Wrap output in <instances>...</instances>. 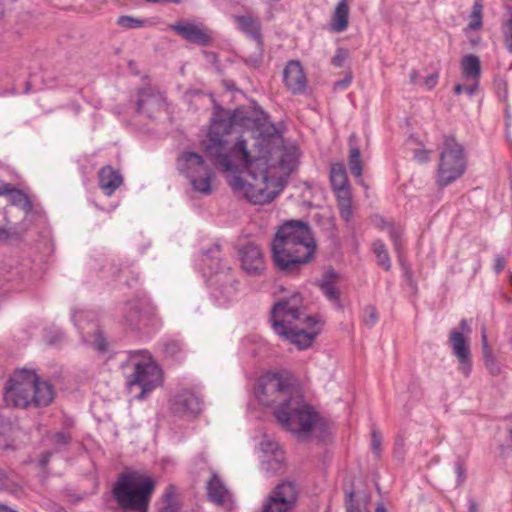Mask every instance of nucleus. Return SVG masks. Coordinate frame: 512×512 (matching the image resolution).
I'll return each mask as SVG.
<instances>
[{"label": "nucleus", "mask_w": 512, "mask_h": 512, "mask_svg": "<svg viewBox=\"0 0 512 512\" xmlns=\"http://www.w3.org/2000/svg\"><path fill=\"white\" fill-rule=\"evenodd\" d=\"M141 387H142V390L137 396L138 399H144L145 395L150 393L155 386L149 385V386H141Z\"/></svg>", "instance_id": "53"}, {"label": "nucleus", "mask_w": 512, "mask_h": 512, "mask_svg": "<svg viewBox=\"0 0 512 512\" xmlns=\"http://www.w3.org/2000/svg\"><path fill=\"white\" fill-rule=\"evenodd\" d=\"M373 251L377 257V264L386 271L390 270L391 261L384 243L379 240L375 241L373 243Z\"/></svg>", "instance_id": "32"}, {"label": "nucleus", "mask_w": 512, "mask_h": 512, "mask_svg": "<svg viewBox=\"0 0 512 512\" xmlns=\"http://www.w3.org/2000/svg\"><path fill=\"white\" fill-rule=\"evenodd\" d=\"M455 471L457 474V484L461 485L466 480V469L461 461L455 463Z\"/></svg>", "instance_id": "40"}, {"label": "nucleus", "mask_w": 512, "mask_h": 512, "mask_svg": "<svg viewBox=\"0 0 512 512\" xmlns=\"http://www.w3.org/2000/svg\"><path fill=\"white\" fill-rule=\"evenodd\" d=\"M264 456L261 460V469L267 473H276L282 468V454L277 451V444L270 441L261 442Z\"/></svg>", "instance_id": "17"}, {"label": "nucleus", "mask_w": 512, "mask_h": 512, "mask_svg": "<svg viewBox=\"0 0 512 512\" xmlns=\"http://www.w3.org/2000/svg\"><path fill=\"white\" fill-rule=\"evenodd\" d=\"M18 430L16 419L0 414V449L6 450L12 447Z\"/></svg>", "instance_id": "20"}, {"label": "nucleus", "mask_w": 512, "mask_h": 512, "mask_svg": "<svg viewBox=\"0 0 512 512\" xmlns=\"http://www.w3.org/2000/svg\"><path fill=\"white\" fill-rule=\"evenodd\" d=\"M164 502H165V505H168L170 503H178L174 498V487L173 486H169L166 489L165 494H164Z\"/></svg>", "instance_id": "45"}, {"label": "nucleus", "mask_w": 512, "mask_h": 512, "mask_svg": "<svg viewBox=\"0 0 512 512\" xmlns=\"http://www.w3.org/2000/svg\"><path fill=\"white\" fill-rule=\"evenodd\" d=\"M352 0H340L334 10L331 29L334 32H343L348 27L349 5Z\"/></svg>", "instance_id": "22"}, {"label": "nucleus", "mask_w": 512, "mask_h": 512, "mask_svg": "<svg viewBox=\"0 0 512 512\" xmlns=\"http://www.w3.org/2000/svg\"><path fill=\"white\" fill-rule=\"evenodd\" d=\"M477 86H478V80H472L471 85L465 86L464 92L469 95H473L477 89Z\"/></svg>", "instance_id": "52"}, {"label": "nucleus", "mask_w": 512, "mask_h": 512, "mask_svg": "<svg viewBox=\"0 0 512 512\" xmlns=\"http://www.w3.org/2000/svg\"><path fill=\"white\" fill-rule=\"evenodd\" d=\"M330 180L334 195H338L340 191H351L346 170L341 163H335L330 169Z\"/></svg>", "instance_id": "23"}, {"label": "nucleus", "mask_w": 512, "mask_h": 512, "mask_svg": "<svg viewBox=\"0 0 512 512\" xmlns=\"http://www.w3.org/2000/svg\"><path fill=\"white\" fill-rule=\"evenodd\" d=\"M146 21L132 16H121L117 20V24L125 29H136L143 27Z\"/></svg>", "instance_id": "35"}, {"label": "nucleus", "mask_w": 512, "mask_h": 512, "mask_svg": "<svg viewBox=\"0 0 512 512\" xmlns=\"http://www.w3.org/2000/svg\"><path fill=\"white\" fill-rule=\"evenodd\" d=\"M177 168L186 176L195 191L206 195L212 192L214 172L200 154L183 152L177 159Z\"/></svg>", "instance_id": "7"}, {"label": "nucleus", "mask_w": 512, "mask_h": 512, "mask_svg": "<svg viewBox=\"0 0 512 512\" xmlns=\"http://www.w3.org/2000/svg\"><path fill=\"white\" fill-rule=\"evenodd\" d=\"M240 253L242 268L251 276H259L265 270L263 254L259 246L254 243L244 245Z\"/></svg>", "instance_id": "13"}, {"label": "nucleus", "mask_w": 512, "mask_h": 512, "mask_svg": "<svg viewBox=\"0 0 512 512\" xmlns=\"http://www.w3.org/2000/svg\"><path fill=\"white\" fill-rule=\"evenodd\" d=\"M155 481L142 473L133 471L121 474L113 488V497L123 509L147 512Z\"/></svg>", "instance_id": "5"}, {"label": "nucleus", "mask_w": 512, "mask_h": 512, "mask_svg": "<svg viewBox=\"0 0 512 512\" xmlns=\"http://www.w3.org/2000/svg\"><path fill=\"white\" fill-rule=\"evenodd\" d=\"M69 436L63 432H57L53 436V443L57 446L66 445L69 443Z\"/></svg>", "instance_id": "44"}, {"label": "nucleus", "mask_w": 512, "mask_h": 512, "mask_svg": "<svg viewBox=\"0 0 512 512\" xmlns=\"http://www.w3.org/2000/svg\"><path fill=\"white\" fill-rule=\"evenodd\" d=\"M170 29L192 44L206 46L211 42L208 30L195 23L178 22L170 25Z\"/></svg>", "instance_id": "14"}, {"label": "nucleus", "mask_w": 512, "mask_h": 512, "mask_svg": "<svg viewBox=\"0 0 512 512\" xmlns=\"http://www.w3.org/2000/svg\"><path fill=\"white\" fill-rule=\"evenodd\" d=\"M99 186L104 194L111 196L123 183L121 174L111 166H105L98 173Z\"/></svg>", "instance_id": "19"}, {"label": "nucleus", "mask_w": 512, "mask_h": 512, "mask_svg": "<svg viewBox=\"0 0 512 512\" xmlns=\"http://www.w3.org/2000/svg\"><path fill=\"white\" fill-rule=\"evenodd\" d=\"M146 316V304L140 300H132L126 303L124 317L131 327L138 326Z\"/></svg>", "instance_id": "21"}, {"label": "nucleus", "mask_w": 512, "mask_h": 512, "mask_svg": "<svg viewBox=\"0 0 512 512\" xmlns=\"http://www.w3.org/2000/svg\"><path fill=\"white\" fill-rule=\"evenodd\" d=\"M338 275L335 271L330 270L325 273L320 282V288L323 294L331 301L337 302L339 300V290L335 286Z\"/></svg>", "instance_id": "27"}, {"label": "nucleus", "mask_w": 512, "mask_h": 512, "mask_svg": "<svg viewBox=\"0 0 512 512\" xmlns=\"http://www.w3.org/2000/svg\"><path fill=\"white\" fill-rule=\"evenodd\" d=\"M170 412L181 418H196L202 411V400L188 389L173 395L169 400Z\"/></svg>", "instance_id": "12"}, {"label": "nucleus", "mask_w": 512, "mask_h": 512, "mask_svg": "<svg viewBox=\"0 0 512 512\" xmlns=\"http://www.w3.org/2000/svg\"><path fill=\"white\" fill-rule=\"evenodd\" d=\"M158 512H180V505L178 503H170L164 505Z\"/></svg>", "instance_id": "49"}, {"label": "nucleus", "mask_w": 512, "mask_h": 512, "mask_svg": "<svg viewBox=\"0 0 512 512\" xmlns=\"http://www.w3.org/2000/svg\"><path fill=\"white\" fill-rule=\"evenodd\" d=\"M414 156L417 161L426 162L429 159V152L427 150H417Z\"/></svg>", "instance_id": "50"}, {"label": "nucleus", "mask_w": 512, "mask_h": 512, "mask_svg": "<svg viewBox=\"0 0 512 512\" xmlns=\"http://www.w3.org/2000/svg\"><path fill=\"white\" fill-rule=\"evenodd\" d=\"M468 512H479L478 505L473 499L469 500Z\"/></svg>", "instance_id": "55"}, {"label": "nucleus", "mask_w": 512, "mask_h": 512, "mask_svg": "<svg viewBox=\"0 0 512 512\" xmlns=\"http://www.w3.org/2000/svg\"><path fill=\"white\" fill-rule=\"evenodd\" d=\"M235 20L239 28L251 38L252 53L245 56V61L249 65L256 67L263 59V44L260 34V24L251 15L236 16Z\"/></svg>", "instance_id": "11"}, {"label": "nucleus", "mask_w": 512, "mask_h": 512, "mask_svg": "<svg viewBox=\"0 0 512 512\" xmlns=\"http://www.w3.org/2000/svg\"><path fill=\"white\" fill-rule=\"evenodd\" d=\"M166 109L165 97L160 93L151 89H145L141 92L137 102V110L139 113L153 118Z\"/></svg>", "instance_id": "15"}, {"label": "nucleus", "mask_w": 512, "mask_h": 512, "mask_svg": "<svg viewBox=\"0 0 512 512\" xmlns=\"http://www.w3.org/2000/svg\"><path fill=\"white\" fill-rule=\"evenodd\" d=\"M351 81H352L351 74H347L344 79L336 81L334 83L333 88H334V90H345L351 84Z\"/></svg>", "instance_id": "43"}, {"label": "nucleus", "mask_w": 512, "mask_h": 512, "mask_svg": "<svg viewBox=\"0 0 512 512\" xmlns=\"http://www.w3.org/2000/svg\"><path fill=\"white\" fill-rule=\"evenodd\" d=\"M502 33L504 36V42L509 50L512 53V15L510 18L503 24Z\"/></svg>", "instance_id": "37"}, {"label": "nucleus", "mask_w": 512, "mask_h": 512, "mask_svg": "<svg viewBox=\"0 0 512 512\" xmlns=\"http://www.w3.org/2000/svg\"><path fill=\"white\" fill-rule=\"evenodd\" d=\"M466 169L463 147L454 137H446L440 154L438 183L446 186L458 179Z\"/></svg>", "instance_id": "8"}, {"label": "nucleus", "mask_w": 512, "mask_h": 512, "mask_svg": "<svg viewBox=\"0 0 512 512\" xmlns=\"http://www.w3.org/2000/svg\"><path fill=\"white\" fill-rule=\"evenodd\" d=\"M4 185L0 186V195H3Z\"/></svg>", "instance_id": "60"}, {"label": "nucleus", "mask_w": 512, "mask_h": 512, "mask_svg": "<svg viewBox=\"0 0 512 512\" xmlns=\"http://www.w3.org/2000/svg\"><path fill=\"white\" fill-rule=\"evenodd\" d=\"M7 194L10 196V200L12 204L14 205H20L26 208L31 207V203L25 193H23L21 190L14 188L10 184L4 185L3 195Z\"/></svg>", "instance_id": "31"}, {"label": "nucleus", "mask_w": 512, "mask_h": 512, "mask_svg": "<svg viewBox=\"0 0 512 512\" xmlns=\"http://www.w3.org/2000/svg\"><path fill=\"white\" fill-rule=\"evenodd\" d=\"M381 443H382V437H381V434L376 431V430H373L372 431V434H371V445H372V449L374 451V453L376 455H379L380 454V451H381Z\"/></svg>", "instance_id": "39"}, {"label": "nucleus", "mask_w": 512, "mask_h": 512, "mask_svg": "<svg viewBox=\"0 0 512 512\" xmlns=\"http://www.w3.org/2000/svg\"><path fill=\"white\" fill-rule=\"evenodd\" d=\"M251 122L245 109L218 111L212 118L202 147L225 172L232 191L255 205L273 201L285 185V179L297 167L299 150L295 145L272 146L267 137H240L225 153L224 136L234 127Z\"/></svg>", "instance_id": "1"}, {"label": "nucleus", "mask_w": 512, "mask_h": 512, "mask_svg": "<svg viewBox=\"0 0 512 512\" xmlns=\"http://www.w3.org/2000/svg\"><path fill=\"white\" fill-rule=\"evenodd\" d=\"M463 76L470 80H479L480 60L476 55L469 54L461 62Z\"/></svg>", "instance_id": "28"}, {"label": "nucleus", "mask_w": 512, "mask_h": 512, "mask_svg": "<svg viewBox=\"0 0 512 512\" xmlns=\"http://www.w3.org/2000/svg\"><path fill=\"white\" fill-rule=\"evenodd\" d=\"M505 267V259L501 256H497L495 259L494 269L496 273L501 272Z\"/></svg>", "instance_id": "51"}, {"label": "nucleus", "mask_w": 512, "mask_h": 512, "mask_svg": "<svg viewBox=\"0 0 512 512\" xmlns=\"http://www.w3.org/2000/svg\"><path fill=\"white\" fill-rule=\"evenodd\" d=\"M377 321H378V312H377L376 308L373 306H367L364 309V318H363L364 324L367 327L372 328L375 326Z\"/></svg>", "instance_id": "36"}, {"label": "nucleus", "mask_w": 512, "mask_h": 512, "mask_svg": "<svg viewBox=\"0 0 512 512\" xmlns=\"http://www.w3.org/2000/svg\"><path fill=\"white\" fill-rule=\"evenodd\" d=\"M95 349L104 351L106 349V342L101 332L95 333V339L92 342Z\"/></svg>", "instance_id": "42"}, {"label": "nucleus", "mask_w": 512, "mask_h": 512, "mask_svg": "<svg viewBox=\"0 0 512 512\" xmlns=\"http://www.w3.org/2000/svg\"><path fill=\"white\" fill-rule=\"evenodd\" d=\"M302 302L300 294L295 293L276 302L271 310L274 332L299 350L310 348L321 331L319 321L304 313Z\"/></svg>", "instance_id": "3"}, {"label": "nucleus", "mask_w": 512, "mask_h": 512, "mask_svg": "<svg viewBox=\"0 0 512 512\" xmlns=\"http://www.w3.org/2000/svg\"><path fill=\"white\" fill-rule=\"evenodd\" d=\"M346 512H362L360 508V504L354 498V492L350 491L346 493Z\"/></svg>", "instance_id": "38"}, {"label": "nucleus", "mask_w": 512, "mask_h": 512, "mask_svg": "<svg viewBox=\"0 0 512 512\" xmlns=\"http://www.w3.org/2000/svg\"><path fill=\"white\" fill-rule=\"evenodd\" d=\"M417 76H418L417 71H415V70L411 71V73H410V80H411L412 83L416 82Z\"/></svg>", "instance_id": "58"}, {"label": "nucleus", "mask_w": 512, "mask_h": 512, "mask_svg": "<svg viewBox=\"0 0 512 512\" xmlns=\"http://www.w3.org/2000/svg\"><path fill=\"white\" fill-rule=\"evenodd\" d=\"M53 386H7L4 401L8 406L27 408L49 405L54 399Z\"/></svg>", "instance_id": "9"}, {"label": "nucleus", "mask_w": 512, "mask_h": 512, "mask_svg": "<svg viewBox=\"0 0 512 512\" xmlns=\"http://www.w3.org/2000/svg\"><path fill=\"white\" fill-rule=\"evenodd\" d=\"M375 512H387V510L384 507V505L382 503H380L377 505Z\"/></svg>", "instance_id": "59"}, {"label": "nucleus", "mask_w": 512, "mask_h": 512, "mask_svg": "<svg viewBox=\"0 0 512 512\" xmlns=\"http://www.w3.org/2000/svg\"><path fill=\"white\" fill-rule=\"evenodd\" d=\"M272 260L283 272L297 271L310 263L316 251V243L306 222L290 220L281 225L271 243Z\"/></svg>", "instance_id": "4"}, {"label": "nucleus", "mask_w": 512, "mask_h": 512, "mask_svg": "<svg viewBox=\"0 0 512 512\" xmlns=\"http://www.w3.org/2000/svg\"><path fill=\"white\" fill-rule=\"evenodd\" d=\"M389 235L394 243L395 250L397 252H399L400 246H401V243H400L401 231L399 229H396L395 227H390Z\"/></svg>", "instance_id": "41"}, {"label": "nucleus", "mask_w": 512, "mask_h": 512, "mask_svg": "<svg viewBox=\"0 0 512 512\" xmlns=\"http://www.w3.org/2000/svg\"><path fill=\"white\" fill-rule=\"evenodd\" d=\"M335 197L341 219L346 223H350L355 210L351 191L346 192L342 190L338 195H335Z\"/></svg>", "instance_id": "24"}, {"label": "nucleus", "mask_w": 512, "mask_h": 512, "mask_svg": "<svg viewBox=\"0 0 512 512\" xmlns=\"http://www.w3.org/2000/svg\"><path fill=\"white\" fill-rule=\"evenodd\" d=\"M207 490L210 499L216 504H223L229 499L227 488L216 474H213L207 483Z\"/></svg>", "instance_id": "25"}, {"label": "nucleus", "mask_w": 512, "mask_h": 512, "mask_svg": "<svg viewBox=\"0 0 512 512\" xmlns=\"http://www.w3.org/2000/svg\"><path fill=\"white\" fill-rule=\"evenodd\" d=\"M254 394L265 405H276L274 416L279 425L301 441H329L333 423L306 400L302 386H256Z\"/></svg>", "instance_id": "2"}, {"label": "nucleus", "mask_w": 512, "mask_h": 512, "mask_svg": "<svg viewBox=\"0 0 512 512\" xmlns=\"http://www.w3.org/2000/svg\"><path fill=\"white\" fill-rule=\"evenodd\" d=\"M464 89H465V86H464V85L457 84V85H455V87H454V92H455V94L459 95V94H461V93H463V92H464Z\"/></svg>", "instance_id": "57"}, {"label": "nucleus", "mask_w": 512, "mask_h": 512, "mask_svg": "<svg viewBox=\"0 0 512 512\" xmlns=\"http://www.w3.org/2000/svg\"><path fill=\"white\" fill-rule=\"evenodd\" d=\"M284 83L293 93L302 92L306 87V77L298 61H290L284 69Z\"/></svg>", "instance_id": "16"}, {"label": "nucleus", "mask_w": 512, "mask_h": 512, "mask_svg": "<svg viewBox=\"0 0 512 512\" xmlns=\"http://www.w3.org/2000/svg\"><path fill=\"white\" fill-rule=\"evenodd\" d=\"M122 368L127 376V384H160L163 371L146 351H134Z\"/></svg>", "instance_id": "6"}, {"label": "nucleus", "mask_w": 512, "mask_h": 512, "mask_svg": "<svg viewBox=\"0 0 512 512\" xmlns=\"http://www.w3.org/2000/svg\"><path fill=\"white\" fill-rule=\"evenodd\" d=\"M8 384H50V381H41L40 377L34 370L23 368L16 370L13 373Z\"/></svg>", "instance_id": "26"}, {"label": "nucleus", "mask_w": 512, "mask_h": 512, "mask_svg": "<svg viewBox=\"0 0 512 512\" xmlns=\"http://www.w3.org/2000/svg\"><path fill=\"white\" fill-rule=\"evenodd\" d=\"M300 489L296 482L283 480L265 497L260 512H294Z\"/></svg>", "instance_id": "10"}, {"label": "nucleus", "mask_w": 512, "mask_h": 512, "mask_svg": "<svg viewBox=\"0 0 512 512\" xmlns=\"http://www.w3.org/2000/svg\"><path fill=\"white\" fill-rule=\"evenodd\" d=\"M438 82V75L437 74H431L425 78L424 84L427 87V89H432L436 86Z\"/></svg>", "instance_id": "47"}, {"label": "nucleus", "mask_w": 512, "mask_h": 512, "mask_svg": "<svg viewBox=\"0 0 512 512\" xmlns=\"http://www.w3.org/2000/svg\"><path fill=\"white\" fill-rule=\"evenodd\" d=\"M348 165L350 172L355 177H360L362 175V158H361V152L359 148L352 147L350 149V155L348 160Z\"/></svg>", "instance_id": "33"}, {"label": "nucleus", "mask_w": 512, "mask_h": 512, "mask_svg": "<svg viewBox=\"0 0 512 512\" xmlns=\"http://www.w3.org/2000/svg\"><path fill=\"white\" fill-rule=\"evenodd\" d=\"M460 329L462 330V333L463 332H466V333L470 332V327H469V324H468L467 320H465V319L461 320V322H460Z\"/></svg>", "instance_id": "56"}, {"label": "nucleus", "mask_w": 512, "mask_h": 512, "mask_svg": "<svg viewBox=\"0 0 512 512\" xmlns=\"http://www.w3.org/2000/svg\"><path fill=\"white\" fill-rule=\"evenodd\" d=\"M293 380V375L289 371H267L260 375L257 384H288Z\"/></svg>", "instance_id": "29"}, {"label": "nucleus", "mask_w": 512, "mask_h": 512, "mask_svg": "<svg viewBox=\"0 0 512 512\" xmlns=\"http://www.w3.org/2000/svg\"><path fill=\"white\" fill-rule=\"evenodd\" d=\"M481 340H482L483 358H484L486 367L492 374L499 373L500 368L496 364V362L492 356L491 349L489 348L485 327H483L482 331H481Z\"/></svg>", "instance_id": "30"}, {"label": "nucleus", "mask_w": 512, "mask_h": 512, "mask_svg": "<svg viewBox=\"0 0 512 512\" xmlns=\"http://www.w3.org/2000/svg\"><path fill=\"white\" fill-rule=\"evenodd\" d=\"M509 433H510V435L512 437V428L509 429Z\"/></svg>", "instance_id": "61"}, {"label": "nucleus", "mask_w": 512, "mask_h": 512, "mask_svg": "<svg viewBox=\"0 0 512 512\" xmlns=\"http://www.w3.org/2000/svg\"><path fill=\"white\" fill-rule=\"evenodd\" d=\"M51 456H52V452H50V451L43 453L42 458L40 460L41 466H46L48 464Z\"/></svg>", "instance_id": "54"}, {"label": "nucleus", "mask_w": 512, "mask_h": 512, "mask_svg": "<svg viewBox=\"0 0 512 512\" xmlns=\"http://www.w3.org/2000/svg\"><path fill=\"white\" fill-rule=\"evenodd\" d=\"M346 58V54L339 50L337 54L332 58V64L336 67H341L344 63V60Z\"/></svg>", "instance_id": "46"}, {"label": "nucleus", "mask_w": 512, "mask_h": 512, "mask_svg": "<svg viewBox=\"0 0 512 512\" xmlns=\"http://www.w3.org/2000/svg\"><path fill=\"white\" fill-rule=\"evenodd\" d=\"M10 486V480L7 474L0 469V489H8Z\"/></svg>", "instance_id": "48"}, {"label": "nucleus", "mask_w": 512, "mask_h": 512, "mask_svg": "<svg viewBox=\"0 0 512 512\" xmlns=\"http://www.w3.org/2000/svg\"><path fill=\"white\" fill-rule=\"evenodd\" d=\"M483 5L480 0H476L473 4L472 11L469 15L468 29L478 30L482 27Z\"/></svg>", "instance_id": "34"}, {"label": "nucleus", "mask_w": 512, "mask_h": 512, "mask_svg": "<svg viewBox=\"0 0 512 512\" xmlns=\"http://www.w3.org/2000/svg\"><path fill=\"white\" fill-rule=\"evenodd\" d=\"M450 343L452 346L453 354L462 365L463 370L466 371L470 365L471 354L467 340L463 333L455 330L451 331Z\"/></svg>", "instance_id": "18"}]
</instances>
